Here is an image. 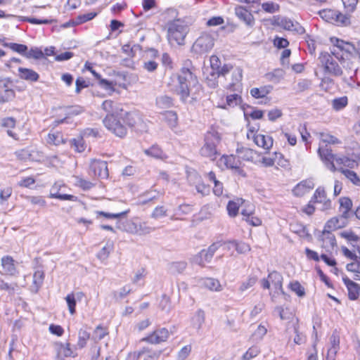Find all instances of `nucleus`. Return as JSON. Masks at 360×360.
<instances>
[{
    "instance_id": "f257e3e1",
    "label": "nucleus",
    "mask_w": 360,
    "mask_h": 360,
    "mask_svg": "<svg viewBox=\"0 0 360 360\" xmlns=\"http://www.w3.org/2000/svg\"><path fill=\"white\" fill-rule=\"evenodd\" d=\"M102 108L108 113L103 121L105 127L117 136L124 137L127 127L134 124L132 115L124 110L122 104L106 100L103 102Z\"/></svg>"
},
{
    "instance_id": "f03ea898",
    "label": "nucleus",
    "mask_w": 360,
    "mask_h": 360,
    "mask_svg": "<svg viewBox=\"0 0 360 360\" xmlns=\"http://www.w3.org/2000/svg\"><path fill=\"white\" fill-rule=\"evenodd\" d=\"M319 139L320 142L318 153L320 158L328 168L332 171H335V167L333 163L334 155L332 154L330 149L325 147H327L328 144L340 143V141L336 137L327 133H320Z\"/></svg>"
},
{
    "instance_id": "7ed1b4c3",
    "label": "nucleus",
    "mask_w": 360,
    "mask_h": 360,
    "mask_svg": "<svg viewBox=\"0 0 360 360\" xmlns=\"http://www.w3.org/2000/svg\"><path fill=\"white\" fill-rule=\"evenodd\" d=\"M188 32V26L180 20H174L169 25L167 37L172 46L182 45Z\"/></svg>"
},
{
    "instance_id": "20e7f679",
    "label": "nucleus",
    "mask_w": 360,
    "mask_h": 360,
    "mask_svg": "<svg viewBox=\"0 0 360 360\" xmlns=\"http://www.w3.org/2000/svg\"><path fill=\"white\" fill-rule=\"evenodd\" d=\"M198 83L196 77L188 68H182L178 75V86L176 91L183 101H186L189 96V86Z\"/></svg>"
},
{
    "instance_id": "39448f33",
    "label": "nucleus",
    "mask_w": 360,
    "mask_h": 360,
    "mask_svg": "<svg viewBox=\"0 0 360 360\" xmlns=\"http://www.w3.org/2000/svg\"><path fill=\"white\" fill-rule=\"evenodd\" d=\"M261 285L264 289L270 290V295L274 300L276 296L284 294L283 289V276L277 271H272L269 274L266 278H263L260 281Z\"/></svg>"
},
{
    "instance_id": "423d86ee",
    "label": "nucleus",
    "mask_w": 360,
    "mask_h": 360,
    "mask_svg": "<svg viewBox=\"0 0 360 360\" xmlns=\"http://www.w3.org/2000/svg\"><path fill=\"white\" fill-rule=\"evenodd\" d=\"M330 41L333 45L331 53L340 62H342L351 56L356 49L354 44L342 39L333 37L330 39Z\"/></svg>"
},
{
    "instance_id": "0eeeda50",
    "label": "nucleus",
    "mask_w": 360,
    "mask_h": 360,
    "mask_svg": "<svg viewBox=\"0 0 360 360\" xmlns=\"http://www.w3.org/2000/svg\"><path fill=\"white\" fill-rule=\"evenodd\" d=\"M320 17L326 22L338 26H348L350 25V17L333 9H323L319 11Z\"/></svg>"
},
{
    "instance_id": "6e6552de",
    "label": "nucleus",
    "mask_w": 360,
    "mask_h": 360,
    "mask_svg": "<svg viewBox=\"0 0 360 360\" xmlns=\"http://www.w3.org/2000/svg\"><path fill=\"white\" fill-rule=\"evenodd\" d=\"M214 44L211 34L203 33L194 42L192 51L197 55H204L210 51Z\"/></svg>"
},
{
    "instance_id": "1a4fd4ad",
    "label": "nucleus",
    "mask_w": 360,
    "mask_h": 360,
    "mask_svg": "<svg viewBox=\"0 0 360 360\" xmlns=\"http://www.w3.org/2000/svg\"><path fill=\"white\" fill-rule=\"evenodd\" d=\"M334 57L335 56L332 53L330 54L327 52H323L321 53L319 56V60L321 66L326 72L339 76L342 75V70Z\"/></svg>"
},
{
    "instance_id": "9d476101",
    "label": "nucleus",
    "mask_w": 360,
    "mask_h": 360,
    "mask_svg": "<svg viewBox=\"0 0 360 360\" xmlns=\"http://www.w3.org/2000/svg\"><path fill=\"white\" fill-rule=\"evenodd\" d=\"M219 142L218 136L212 133H209L205 137V143L200 149V154L211 160H215L217 155L216 148L217 143Z\"/></svg>"
},
{
    "instance_id": "9b49d317",
    "label": "nucleus",
    "mask_w": 360,
    "mask_h": 360,
    "mask_svg": "<svg viewBox=\"0 0 360 360\" xmlns=\"http://www.w3.org/2000/svg\"><path fill=\"white\" fill-rule=\"evenodd\" d=\"M247 138L249 140H252L257 146L267 151L273 146L274 141L272 137L268 135L257 134V132L252 129L248 130Z\"/></svg>"
},
{
    "instance_id": "f8f14e48",
    "label": "nucleus",
    "mask_w": 360,
    "mask_h": 360,
    "mask_svg": "<svg viewBox=\"0 0 360 360\" xmlns=\"http://www.w3.org/2000/svg\"><path fill=\"white\" fill-rule=\"evenodd\" d=\"M241 164L242 163L240 160V157H236L233 155H223L218 161V165L219 167H224L227 169H231L240 175L245 176V174L241 169Z\"/></svg>"
},
{
    "instance_id": "ddd939ff",
    "label": "nucleus",
    "mask_w": 360,
    "mask_h": 360,
    "mask_svg": "<svg viewBox=\"0 0 360 360\" xmlns=\"http://www.w3.org/2000/svg\"><path fill=\"white\" fill-rule=\"evenodd\" d=\"M220 246L221 244L219 243H215L211 245L207 250H201L193 257V262L202 266H205V263L211 261L214 252Z\"/></svg>"
},
{
    "instance_id": "4468645a",
    "label": "nucleus",
    "mask_w": 360,
    "mask_h": 360,
    "mask_svg": "<svg viewBox=\"0 0 360 360\" xmlns=\"http://www.w3.org/2000/svg\"><path fill=\"white\" fill-rule=\"evenodd\" d=\"M169 337V330L165 328H162L154 330L148 335L143 338L141 341L146 342L150 344L157 345L163 342H166Z\"/></svg>"
},
{
    "instance_id": "2eb2a0df",
    "label": "nucleus",
    "mask_w": 360,
    "mask_h": 360,
    "mask_svg": "<svg viewBox=\"0 0 360 360\" xmlns=\"http://www.w3.org/2000/svg\"><path fill=\"white\" fill-rule=\"evenodd\" d=\"M90 174L101 179H107L108 177L107 162L100 160H91L90 164Z\"/></svg>"
},
{
    "instance_id": "dca6fc26",
    "label": "nucleus",
    "mask_w": 360,
    "mask_h": 360,
    "mask_svg": "<svg viewBox=\"0 0 360 360\" xmlns=\"http://www.w3.org/2000/svg\"><path fill=\"white\" fill-rule=\"evenodd\" d=\"M65 188V184L60 182H56L50 188L49 198H56L60 200L76 201V196L62 193Z\"/></svg>"
},
{
    "instance_id": "f3484780",
    "label": "nucleus",
    "mask_w": 360,
    "mask_h": 360,
    "mask_svg": "<svg viewBox=\"0 0 360 360\" xmlns=\"http://www.w3.org/2000/svg\"><path fill=\"white\" fill-rule=\"evenodd\" d=\"M321 248L327 253H332L337 246L334 234L328 231H323L321 236Z\"/></svg>"
},
{
    "instance_id": "a211bd4d",
    "label": "nucleus",
    "mask_w": 360,
    "mask_h": 360,
    "mask_svg": "<svg viewBox=\"0 0 360 360\" xmlns=\"http://www.w3.org/2000/svg\"><path fill=\"white\" fill-rule=\"evenodd\" d=\"M332 207V202L327 198L326 191L323 188L319 187L316 188V210L321 212H326Z\"/></svg>"
},
{
    "instance_id": "6ab92c4d",
    "label": "nucleus",
    "mask_w": 360,
    "mask_h": 360,
    "mask_svg": "<svg viewBox=\"0 0 360 360\" xmlns=\"http://www.w3.org/2000/svg\"><path fill=\"white\" fill-rule=\"evenodd\" d=\"M314 183L312 179H307L301 181L293 188L295 195L302 197L309 193L314 188Z\"/></svg>"
},
{
    "instance_id": "aec40b11",
    "label": "nucleus",
    "mask_w": 360,
    "mask_h": 360,
    "mask_svg": "<svg viewBox=\"0 0 360 360\" xmlns=\"http://www.w3.org/2000/svg\"><path fill=\"white\" fill-rule=\"evenodd\" d=\"M340 212H341L340 218L347 221L352 216V202L347 197H342L339 199Z\"/></svg>"
},
{
    "instance_id": "412c9836",
    "label": "nucleus",
    "mask_w": 360,
    "mask_h": 360,
    "mask_svg": "<svg viewBox=\"0 0 360 360\" xmlns=\"http://www.w3.org/2000/svg\"><path fill=\"white\" fill-rule=\"evenodd\" d=\"M342 281L347 286L349 298L352 300L357 299L360 292L359 285L346 276L342 277Z\"/></svg>"
},
{
    "instance_id": "4be33fe9",
    "label": "nucleus",
    "mask_w": 360,
    "mask_h": 360,
    "mask_svg": "<svg viewBox=\"0 0 360 360\" xmlns=\"http://www.w3.org/2000/svg\"><path fill=\"white\" fill-rule=\"evenodd\" d=\"M205 321V313L202 309L197 310L191 318V326L193 328L199 331Z\"/></svg>"
},
{
    "instance_id": "5701e85b",
    "label": "nucleus",
    "mask_w": 360,
    "mask_h": 360,
    "mask_svg": "<svg viewBox=\"0 0 360 360\" xmlns=\"http://www.w3.org/2000/svg\"><path fill=\"white\" fill-rule=\"evenodd\" d=\"M242 70L239 68H234L231 71L229 76L226 77V79H229L231 82L229 84L230 86H234V90L238 91L241 86L240 81L242 79Z\"/></svg>"
},
{
    "instance_id": "b1692460",
    "label": "nucleus",
    "mask_w": 360,
    "mask_h": 360,
    "mask_svg": "<svg viewBox=\"0 0 360 360\" xmlns=\"http://www.w3.org/2000/svg\"><path fill=\"white\" fill-rule=\"evenodd\" d=\"M18 76L20 79L30 82L38 81L39 75L34 70L25 68H18Z\"/></svg>"
},
{
    "instance_id": "393cba45",
    "label": "nucleus",
    "mask_w": 360,
    "mask_h": 360,
    "mask_svg": "<svg viewBox=\"0 0 360 360\" xmlns=\"http://www.w3.org/2000/svg\"><path fill=\"white\" fill-rule=\"evenodd\" d=\"M347 224V221L344 219H341L340 216L339 217H333L326 222L323 231H328L331 232L332 231L345 226Z\"/></svg>"
},
{
    "instance_id": "a878e982",
    "label": "nucleus",
    "mask_w": 360,
    "mask_h": 360,
    "mask_svg": "<svg viewBox=\"0 0 360 360\" xmlns=\"http://www.w3.org/2000/svg\"><path fill=\"white\" fill-rule=\"evenodd\" d=\"M14 262V259L10 256H5L1 258V266L5 274L14 276L17 273Z\"/></svg>"
},
{
    "instance_id": "bb28decb",
    "label": "nucleus",
    "mask_w": 360,
    "mask_h": 360,
    "mask_svg": "<svg viewBox=\"0 0 360 360\" xmlns=\"http://www.w3.org/2000/svg\"><path fill=\"white\" fill-rule=\"evenodd\" d=\"M235 13L238 18L243 20L248 25H252L253 24L254 18L252 15L244 7H236L235 9Z\"/></svg>"
},
{
    "instance_id": "cd10ccee",
    "label": "nucleus",
    "mask_w": 360,
    "mask_h": 360,
    "mask_svg": "<svg viewBox=\"0 0 360 360\" xmlns=\"http://www.w3.org/2000/svg\"><path fill=\"white\" fill-rule=\"evenodd\" d=\"M84 294L81 292L75 293L68 294L65 300L67 302L69 311L71 314H74L75 313V306H76V300H80L83 297Z\"/></svg>"
},
{
    "instance_id": "c85d7f7f",
    "label": "nucleus",
    "mask_w": 360,
    "mask_h": 360,
    "mask_svg": "<svg viewBox=\"0 0 360 360\" xmlns=\"http://www.w3.org/2000/svg\"><path fill=\"white\" fill-rule=\"evenodd\" d=\"M245 202L242 198H237L235 200H231L227 205V211L229 215L234 217L238 213L239 207Z\"/></svg>"
},
{
    "instance_id": "c756f323",
    "label": "nucleus",
    "mask_w": 360,
    "mask_h": 360,
    "mask_svg": "<svg viewBox=\"0 0 360 360\" xmlns=\"http://www.w3.org/2000/svg\"><path fill=\"white\" fill-rule=\"evenodd\" d=\"M358 258L356 262L349 263L346 266L348 271L354 273V279L360 281V248L357 249Z\"/></svg>"
},
{
    "instance_id": "7c9ffc66",
    "label": "nucleus",
    "mask_w": 360,
    "mask_h": 360,
    "mask_svg": "<svg viewBox=\"0 0 360 360\" xmlns=\"http://www.w3.org/2000/svg\"><path fill=\"white\" fill-rule=\"evenodd\" d=\"M338 170L354 185L360 186V178L355 172L343 167L339 168Z\"/></svg>"
},
{
    "instance_id": "2f4dec72",
    "label": "nucleus",
    "mask_w": 360,
    "mask_h": 360,
    "mask_svg": "<svg viewBox=\"0 0 360 360\" xmlns=\"http://www.w3.org/2000/svg\"><path fill=\"white\" fill-rule=\"evenodd\" d=\"M267 333V329L265 326L259 324L254 330L250 337V340L252 342H259L263 339Z\"/></svg>"
},
{
    "instance_id": "473e14b6",
    "label": "nucleus",
    "mask_w": 360,
    "mask_h": 360,
    "mask_svg": "<svg viewBox=\"0 0 360 360\" xmlns=\"http://www.w3.org/2000/svg\"><path fill=\"white\" fill-rule=\"evenodd\" d=\"M202 285L207 289L212 291H221L223 288L220 282L212 278H207L202 280Z\"/></svg>"
},
{
    "instance_id": "72a5a7b5",
    "label": "nucleus",
    "mask_w": 360,
    "mask_h": 360,
    "mask_svg": "<svg viewBox=\"0 0 360 360\" xmlns=\"http://www.w3.org/2000/svg\"><path fill=\"white\" fill-rule=\"evenodd\" d=\"M332 253H327V252H322L320 255V257L318 256V254L316 253V262L319 260V259H322L327 265L330 266H333V271L337 274H338V268L335 267L336 261L335 259L332 257Z\"/></svg>"
},
{
    "instance_id": "f704fd0d",
    "label": "nucleus",
    "mask_w": 360,
    "mask_h": 360,
    "mask_svg": "<svg viewBox=\"0 0 360 360\" xmlns=\"http://www.w3.org/2000/svg\"><path fill=\"white\" fill-rule=\"evenodd\" d=\"M334 160H335L338 165H342L348 168H354L358 165L356 161L345 155L334 157Z\"/></svg>"
},
{
    "instance_id": "c9c22d12",
    "label": "nucleus",
    "mask_w": 360,
    "mask_h": 360,
    "mask_svg": "<svg viewBox=\"0 0 360 360\" xmlns=\"http://www.w3.org/2000/svg\"><path fill=\"white\" fill-rule=\"evenodd\" d=\"M58 354L64 357L75 356L74 352L70 343H60L57 347Z\"/></svg>"
},
{
    "instance_id": "e433bc0d",
    "label": "nucleus",
    "mask_w": 360,
    "mask_h": 360,
    "mask_svg": "<svg viewBox=\"0 0 360 360\" xmlns=\"http://www.w3.org/2000/svg\"><path fill=\"white\" fill-rule=\"evenodd\" d=\"M242 103V98L238 94H233L226 96V104L225 106H221L222 108H226V106L233 108Z\"/></svg>"
},
{
    "instance_id": "4c0bfd02",
    "label": "nucleus",
    "mask_w": 360,
    "mask_h": 360,
    "mask_svg": "<svg viewBox=\"0 0 360 360\" xmlns=\"http://www.w3.org/2000/svg\"><path fill=\"white\" fill-rule=\"evenodd\" d=\"M71 146L76 152L82 153L86 149V145L84 141V138L80 136L77 139H73L70 141Z\"/></svg>"
},
{
    "instance_id": "58836bf2",
    "label": "nucleus",
    "mask_w": 360,
    "mask_h": 360,
    "mask_svg": "<svg viewBox=\"0 0 360 360\" xmlns=\"http://www.w3.org/2000/svg\"><path fill=\"white\" fill-rule=\"evenodd\" d=\"M257 277L256 276H250L241 283L238 288V290L243 293L245 290L252 287L257 283Z\"/></svg>"
},
{
    "instance_id": "ea45409f",
    "label": "nucleus",
    "mask_w": 360,
    "mask_h": 360,
    "mask_svg": "<svg viewBox=\"0 0 360 360\" xmlns=\"http://www.w3.org/2000/svg\"><path fill=\"white\" fill-rule=\"evenodd\" d=\"M3 45L6 47L10 48L12 51L17 52L20 54H22L23 56L25 55V53L28 49L26 45L16 43H4Z\"/></svg>"
},
{
    "instance_id": "a19ab883",
    "label": "nucleus",
    "mask_w": 360,
    "mask_h": 360,
    "mask_svg": "<svg viewBox=\"0 0 360 360\" xmlns=\"http://www.w3.org/2000/svg\"><path fill=\"white\" fill-rule=\"evenodd\" d=\"M229 245L235 248L240 254H245L250 251V245L243 242L232 241L229 242Z\"/></svg>"
},
{
    "instance_id": "79ce46f5",
    "label": "nucleus",
    "mask_w": 360,
    "mask_h": 360,
    "mask_svg": "<svg viewBox=\"0 0 360 360\" xmlns=\"http://www.w3.org/2000/svg\"><path fill=\"white\" fill-rule=\"evenodd\" d=\"M108 334V329L102 326H98L93 333V340L95 342H98L102 340L105 335Z\"/></svg>"
},
{
    "instance_id": "37998d69",
    "label": "nucleus",
    "mask_w": 360,
    "mask_h": 360,
    "mask_svg": "<svg viewBox=\"0 0 360 360\" xmlns=\"http://www.w3.org/2000/svg\"><path fill=\"white\" fill-rule=\"evenodd\" d=\"M186 262L183 261L175 262L169 264V269L172 274H180L186 269Z\"/></svg>"
},
{
    "instance_id": "c03bdc74",
    "label": "nucleus",
    "mask_w": 360,
    "mask_h": 360,
    "mask_svg": "<svg viewBox=\"0 0 360 360\" xmlns=\"http://www.w3.org/2000/svg\"><path fill=\"white\" fill-rule=\"evenodd\" d=\"M90 338V334L86 330L80 329L78 333L77 347L83 348L86 346L87 340Z\"/></svg>"
},
{
    "instance_id": "a18cd8bd",
    "label": "nucleus",
    "mask_w": 360,
    "mask_h": 360,
    "mask_svg": "<svg viewBox=\"0 0 360 360\" xmlns=\"http://www.w3.org/2000/svg\"><path fill=\"white\" fill-rule=\"evenodd\" d=\"M25 198L29 200L34 205H38L41 207H45L46 206V201L43 196L27 195Z\"/></svg>"
},
{
    "instance_id": "49530a36",
    "label": "nucleus",
    "mask_w": 360,
    "mask_h": 360,
    "mask_svg": "<svg viewBox=\"0 0 360 360\" xmlns=\"http://www.w3.org/2000/svg\"><path fill=\"white\" fill-rule=\"evenodd\" d=\"M47 142L49 143H51V144L58 146V145L65 143V140L63 137V135L60 133L56 132L54 134H49L48 138H47Z\"/></svg>"
},
{
    "instance_id": "de8ad7c7",
    "label": "nucleus",
    "mask_w": 360,
    "mask_h": 360,
    "mask_svg": "<svg viewBox=\"0 0 360 360\" xmlns=\"http://www.w3.org/2000/svg\"><path fill=\"white\" fill-rule=\"evenodd\" d=\"M144 152L146 155L155 158L162 159L165 158V154L158 146H153L151 148L145 150Z\"/></svg>"
},
{
    "instance_id": "09e8293b",
    "label": "nucleus",
    "mask_w": 360,
    "mask_h": 360,
    "mask_svg": "<svg viewBox=\"0 0 360 360\" xmlns=\"http://www.w3.org/2000/svg\"><path fill=\"white\" fill-rule=\"evenodd\" d=\"M156 103L160 108H168L172 105V100L167 96H160L157 98Z\"/></svg>"
},
{
    "instance_id": "8fccbe9b",
    "label": "nucleus",
    "mask_w": 360,
    "mask_h": 360,
    "mask_svg": "<svg viewBox=\"0 0 360 360\" xmlns=\"http://www.w3.org/2000/svg\"><path fill=\"white\" fill-rule=\"evenodd\" d=\"M289 288L299 297H303L305 295L304 287L297 281L290 282Z\"/></svg>"
},
{
    "instance_id": "3c124183",
    "label": "nucleus",
    "mask_w": 360,
    "mask_h": 360,
    "mask_svg": "<svg viewBox=\"0 0 360 360\" xmlns=\"http://www.w3.org/2000/svg\"><path fill=\"white\" fill-rule=\"evenodd\" d=\"M260 353V349L257 346H252L243 355V360H251L256 357Z\"/></svg>"
},
{
    "instance_id": "603ef678",
    "label": "nucleus",
    "mask_w": 360,
    "mask_h": 360,
    "mask_svg": "<svg viewBox=\"0 0 360 360\" xmlns=\"http://www.w3.org/2000/svg\"><path fill=\"white\" fill-rule=\"evenodd\" d=\"M269 91H270L266 86L261 88H252L250 90V94L252 96L256 98H264L269 93Z\"/></svg>"
},
{
    "instance_id": "864d4df0",
    "label": "nucleus",
    "mask_w": 360,
    "mask_h": 360,
    "mask_svg": "<svg viewBox=\"0 0 360 360\" xmlns=\"http://www.w3.org/2000/svg\"><path fill=\"white\" fill-rule=\"evenodd\" d=\"M282 320H289L292 317V312L288 308H283L282 307H277L275 309Z\"/></svg>"
},
{
    "instance_id": "5fc2aeb1",
    "label": "nucleus",
    "mask_w": 360,
    "mask_h": 360,
    "mask_svg": "<svg viewBox=\"0 0 360 360\" xmlns=\"http://www.w3.org/2000/svg\"><path fill=\"white\" fill-rule=\"evenodd\" d=\"M15 97V91L11 89H6L0 93V104L11 101Z\"/></svg>"
},
{
    "instance_id": "6e6d98bb",
    "label": "nucleus",
    "mask_w": 360,
    "mask_h": 360,
    "mask_svg": "<svg viewBox=\"0 0 360 360\" xmlns=\"http://www.w3.org/2000/svg\"><path fill=\"white\" fill-rule=\"evenodd\" d=\"M153 229L147 226L145 223H141L135 226V233L138 235H147L150 233Z\"/></svg>"
},
{
    "instance_id": "4d7b16f0",
    "label": "nucleus",
    "mask_w": 360,
    "mask_h": 360,
    "mask_svg": "<svg viewBox=\"0 0 360 360\" xmlns=\"http://www.w3.org/2000/svg\"><path fill=\"white\" fill-rule=\"evenodd\" d=\"M165 120L171 128H174L177 125V115L174 111H167L165 113Z\"/></svg>"
},
{
    "instance_id": "13d9d810",
    "label": "nucleus",
    "mask_w": 360,
    "mask_h": 360,
    "mask_svg": "<svg viewBox=\"0 0 360 360\" xmlns=\"http://www.w3.org/2000/svg\"><path fill=\"white\" fill-rule=\"evenodd\" d=\"M333 108L336 110L344 108L347 105V98L346 96L335 98L332 101Z\"/></svg>"
},
{
    "instance_id": "bf43d9fd",
    "label": "nucleus",
    "mask_w": 360,
    "mask_h": 360,
    "mask_svg": "<svg viewBox=\"0 0 360 360\" xmlns=\"http://www.w3.org/2000/svg\"><path fill=\"white\" fill-rule=\"evenodd\" d=\"M112 250V245L107 243L98 253L97 257L101 260H105Z\"/></svg>"
},
{
    "instance_id": "052dcab7",
    "label": "nucleus",
    "mask_w": 360,
    "mask_h": 360,
    "mask_svg": "<svg viewBox=\"0 0 360 360\" xmlns=\"http://www.w3.org/2000/svg\"><path fill=\"white\" fill-rule=\"evenodd\" d=\"M279 5L274 2H265L262 4V8L269 13H274L279 10Z\"/></svg>"
},
{
    "instance_id": "680f3d73",
    "label": "nucleus",
    "mask_w": 360,
    "mask_h": 360,
    "mask_svg": "<svg viewBox=\"0 0 360 360\" xmlns=\"http://www.w3.org/2000/svg\"><path fill=\"white\" fill-rule=\"evenodd\" d=\"M275 162L278 166L283 168H288L290 165L289 162L280 153H274Z\"/></svg>"
},
{
    "instance_id": "e2e57ef3",
    "label": "nucleus",
    "mask_w": 360,
    "mask_h": 360,
    "mask_svg": "<svg viewBox=\"0 0 360 360\" xmlns=\"http://www.w3.org/2000/svg\"><path fill=\"white\" fill-rule=\"evenodd\" d=\"M25 56L27 58L40 59L43 58L44 53L41 50L38 48L31 49L30 51H27Z\"/></svg>"
},
{
    "instance_id": "0e129e2a",
    "label": "nucleus",
    "mask_w": 360,
    "mask_h": 360,
    "mask_svg": "<svg viewBox=\"0 0 360 360\" xmlns=\"http://www.w3.org/2000/svg\"><path fill=\"white\" fill-rule=\"evenodd\" d=\"M75 185L80 187L83 190H89L94 186V184L84 179L76 177Z\"/></svg>"
},
{
    "instance_id": "69168bd1",
    "label": "nucleus",
    "mask_w": 360,
    "mask_h": 360,
    "mask_svg": "<svg viewBox=\"0 0 360 360\" xmlns=\"http://www.w3.org/2000/svg\"><path fill=\"white\" fill-rule=\"evenodd\" d=\"M98 84L105 90L113 92L115 91V84L113 82L108 81L101 77L98 79Z\"/></svg>"
},
{
    "instance_id": "338daca9",
    "label": "nucleus",
    "mask_w": 360,
    "mask_h": 360,
    "mask_svg": "<svg viewBox=\"0 0 360 360\" xmlns=\"http://www.w3.org/2000/svg\"><path fill=\"white\" fill-rule=\"evenodd\" d=\"M97 13L94 12L88 13L86 14L79 15L76 18L77 24H82L89 20H92L96 16Z\"/></svg>"
},
{
    "instance_id": "774afa93",
    "label": "nucleus",
    "mask_w": 360,
    "mask_h": 360,
    "mask_svg": "<svg viewBox=\"0 0 360 360\" xmlns=\"http://www.w3.org/2000/svg\"><path fill=\"white\" fill-rule=\"evenodd\" d=\"M191 352V345L184 346L178 352L177 359L178 360H185L189 356Z\"/></svg>"
}]
</instances>
